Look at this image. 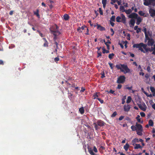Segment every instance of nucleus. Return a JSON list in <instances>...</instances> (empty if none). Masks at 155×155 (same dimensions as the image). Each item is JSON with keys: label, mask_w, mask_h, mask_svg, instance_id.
<instances>
[{"label": "nucleus", "mask_w": 155, "mask_h": 155, "mask_svg": "<svg viewBox=\"0 0 155 155\" xmlns=\"http://www.w3.org/2000/svg\"><path fill=\"white\" fill-rule=\"evenodd\" d=\"M125 77L124 76H120L119 77L117 81V82L118 84L123 83L125 81Z\"/></svg>", "instance_id": "0eeeda50"}, {"label": "nucleus", "mask_w": 155, "mask_h": 155, "mask_svg": "<svg viewBox=\"0 0 155 155\" xmlns=\"http://www.w3.org/2000/svg\"><path fill=\"white\" fill-rule=\"evenodd\" d=\"M146 2L144 3L146 4L145 6L151 5L153 6H155V0H149L148 2Z\"/></svg>", "instance_id": "6e6552de"}, {"label": "nucleus", "mask_w": 155, "mask_h": 155, "mask_svg": "<svg viewBox=\"0 0 155 155\" xmlns=\"http://www.w3.org/2000/svg\"><path fill=\"white\" fill-rule=\"evenodd\" d=\"M121 87H122V85L120 84H119L118 85L117 88H118V89H120L121 88Z\"/></svg>", "instance_id": "052dcab7"}, {"label": "nucleus", "mask_w": 155, "mask_h": 155, "mask_svg": "<svg viewBox=\"0 0 155 155\" xmlns=\"http://www.w3.org/2000/svg\"><path fill=\"white\" fill-rule=\"evenodd\" d=\"M107 0H102V3L103 5V7L104 8L107 4Z\"/></svg>", "instance_id": "a878e982"}, {"label": "nucleus", "mask_w": 155, "mask_h": 155, "mask_svg": "<svg viewBox=\"0 0 155 155\" xmlns=\"http://www.w3.org/2000/svg\"><path fill=\"white\" fill-rule=\"evenodd\" d=\"M134 146V149H137L139 148L141 149L142 148V147L140 144H136Z\"/></svg>", "instance_id": "b1692460"}, {"label": "nucleus", "mask_w": 155, "mask_h": 155, "mask_svg": "<svg viewBox=\"0 0 155 155\" xmlns=\"http://www.w3.org/2000/svg\"><path fill=\"white\" fill-rule=\"evenodd\" d=\"M43 39L44 40V41H45V43L43 45L44 46V47H47L48 46V42L47 41V40H46L45 38H43Z\"/></svg>", "instance_id": "393cba45"}, {"label": "nucleus", "mask_w": 155, "mask_h": 155, "mask_svg": "<svg viewBox=\"0 0 155 155\" xmlns=\"http://www.w3.org/2000/svg\"><path fill=\"white\" fill-rule=\"evenodd\" d=\"M116 67L118 70H120L121 71L124 72V74L128 73L130 71V70L128 68L127 66L124 64L116 65Z\"/></svg>", "instance_id": "7ed1b4c3"}, {"label": "nucleus", "mask_w": 155, "mask_h": 155, "mask_svg": "<svg viewBox=\"0 0 155 155\" xmlns=\"http://www.w3.org/2000/svg\"><path fill=\"white\" fill-rule=\"evenodd\" d=\"M97 54H98V55L97 57V58L99 56H101V52H98Z\"/></svg>", "instance_id": "0e129e2a"}, {"label": "nucleus", "mask_w": 155, "mask_h": 155, "mask_svg": "<svg viewBox=\"0 0 155 155\" xmlns=\"http://www.w3.org/2000/svg\"><path fill=\"white\" fill-rule=\"evenodd\" d=\"M145 78L147 80H148V78H150V75L148 74H146L145 76Z\"/></svg>", "instance_id": "a19ab883"}, {"label": "nucleus", "mask_w": 155, "mask_h": 155, "mask_svg": "<svg viewBox=\"0 0 155 155\" xmlns=\"http://www.w3.org/2000/svg\"><path fill=\"white\" fill-rule=\"evenodd\" d=\"M79 111L80 112V113L81 114H83L84 113V107H82L80 108L79 110Z\"/></svg>", "instance_id": "cd10ccee"}, {"label": "nucleus", "mask_w": 155, "mask_h": 155, "mask_svg": "<svg viewBox=\"0 0 155 155\" xmlns=\"http://www.w3.org/2000/svg\"><path fill=\"white\" fill-rule=\"evenodd\" d=\"M54 44L56 45V48H57V49H58V43H57V42L56 41V40H54Z\"/></svg>", "instance_id": "de8ad7c7"}, {"label": "nucleus", "mask_w": 155, "mask_h": 155, "mask_svg": "<svg viewBox=\"0 0 155 155\" xmlns=\"http://www.w3.org/2000/svg\"><path fill=\"white\" fill-rule=\"evenodd\" d=\"M148 124L150 126L153 127V121L151 119L149 120Z\"/></svg>", "instance_id": "c756f323"}, {"label": "nucleus", "mask_w": 155, "mask_h": 155, "mask_svg": "<svg viewBox=\"0 0 155 155\" xmlns=\"http://www.w3.org/2000/svg\"><path fill=\"white\" fill-rule=\"evenodd\" d=\"M125 7L124 6L121 5L120 7V12H125Z\"/></svg>", "instance_id": "4be33fe9"}, {"label": "nucleus", "mask_w": 155, "mask_h": 155, "mask_svg": "<svg viewBox=\"0 0 155 155\" xmlns=\"http://www.w3.org/2000/svg\"><path fill=\"white\" fill-rule=\"evenodd\" d=\"M132 12V10L130 9H129L127 10H126L125 12L127 14H129L131 13Z\"/></svg>", "instance_id": "473e14b6"}, {"label": "nucleus", "mask_w": 155, "mask_h": 155, "mask_svg": "<svg viewBox=\"0 0 155 155\" xmlns=\"http://www.w3.org/2000/svg\"><path fill=\"white\" fill-rule=\"evenodd\" d=\"M137 120V122L138 123H140L141 124H142L143 123V121H141L140 118L139 119H138Z\"/></svg>", "instance_id": "13d9d810"}, {"label": "nucleus", "mask_w": 155, "mask_h": 155, "mask_svg": "<svg viewBox=\"0 0 155 155\" xmlns=\"http://www.w3.org/2000/svg\"><path fill=\"white\" fill-rule=\"evenodd\" d=\"M96 123L98 126L101 127L104 126L105 124V123L103 121L101 120H98Z\"/></svg>", "instance_id": "ddd939ff"}, {"label": "nucleus", "mask_w": 155, "mask_h": 155, "mask_svg": "<svg viewBox=\"0 0 155 155\" xmlns=\"http://www.w3.org/2000/svg\"><path fill=\"white\" fill-rule=\"evenodd\" d=\"M108 64H109L110 68L111 69H113V64L110 62L108 63Z\"/></svg>", "instance_id": "a18cd8bd"}, {"label": "nucleus", "mask_w": 155, "mask_h": 155, "mask_svg": "<svg viewBox=\"0 0 155 155\" xmlns=\"http://www.w3.org/2000/svg\"><path fill=\"white\" fill-rule=\"evenodd\" d=\"M99 12L101 15H103V12L101 8H99Z\"/></svg>", "instance_id": "79ce46f5"}, {"label": "nucleus", "mask_w": 155, "mask_h": 155, "mask_svg": "<svg viewBox=\"0 0 155 155\" xmlns=\"http://www.w3.org/2000/svg\"><path fill=\"white\" fill-rule=\"evenodd\" d=\"M117 114V113L116 111H114L113 114L111 115V117H114Z\"/></svg>", "instance_id": "ea45409f"}, {"label": "nucleus", "mask_w": 155, "mask_h": 155, "mask_svg": "<svg viewBox=\"0 0 155 155\" xmlns=\"http://www.w3.org/2000/svg\"><path fill=\"white\" fill-rule=\"evenodd\" d=\"M149 12L151 16L153 17L155 16V10L150 8Z\"/></svg>", "instance_id": "9b49d317"}, {"label": "nucleus", "mask_w": 155, "mask_h": 155, "mask_svg": "<svg viewBox=\"0 0 155 155\" xmlns=\"http://www.w3.org/2000/svg\"><path fill=\"white\" fill-rule=\"evenodd\" d=\"M138 15L137 14L135 13H132L128 17L130 18H131L132 19L135 18L136 19L137 18Z\"/></svg>", "instance_id": "9d476101"}, {"label": "nucleus", "mask_w": 155, "mask_h": 155, "mask_svg": "<svg viewBox=\"0 0 155 155\" xmlns=\"http://www.w3.org/2000/svg\"><path fill=\"white\" fill-rule=\"evenodd\" d=\"M110 25L112 26V27H113L114 26V22H113V21H110Z\"/></svg>", "instance_id": "680f3d73"}, {"label": "nucleus", "mask_w": 155, "mask_h": 155, "mask_svg": "<svg viewBox=\"0 0 155 155\" xmlns=\"http://www.w3.org/2000/svg\"><path fill=\"white\" fill-rule=\"evenodd\" d=\"M150 49H152L153 52L152 53L153 54H155V44L153 45V47L151 46Z\"/></svg>", "instance_id": "c85d7f7f"}, {"label": "nucleus", "mask_w": 155, "mask_h": 155, "mask_svg": "<svg viewBox=\"0 0 155 155\" xmlns=\"http://www.w3.org/2000/svg\"><path fill=\"white\" fill-rule=\"evenodd\" d=\"M140 114L142 117H144L145 116V114L143 112H140Z\"/></svg>", "instance_id": "49530a36"}, {"label": "nucleus", "mask_w": 155, "mask_h": 155, "mask_svg": "<svg viewBox=\"0 0 155 155\" xmlns=\"http://www.w3.org/2000/svg\"><path fill=\"white\" fill-rule=\"evenodd\" d=\"M146 39L148 40L147 45L149 46H152L153 45L154 43V41L153 39L152 38H150L148 36L147 37H146Z\"/></svg>", "instance_id": "423d86ee"}, {"label": "nucleus", "mask_w": 155, "mask_h": 155, "mask_svg": "<svg viewBox=\"0 0 155 155\" xmlns=\"http://www.w3.org/2000/svg\"><path fill=\"white\" fill-rule=\"evenodd\" d=\"M94 126V127L96 130H97L98 129L100 128L99 127H98V125L97 124V123H94L93 124Z\"/></svg>", "instance_id": "2f4dec72"}, {"label": "nucleus", "mask_w": 155, "mask_h": 155, "mask_svg": "<svg viewBox=\"0 0 155 155\" xmlns=\"http://www.w3.org/2000/svg\"><path fill=\"white\" fill-rule=\"evenodd\" d=\"M110 31L112 33V34H111V35L113 36L114 34V31L113 29L112 28H111L110 29Z\"/></svg>", "instance_id": "3c124183"}, {"label": "nucleus", "mask_w": 155, "mask_h": 155, "mask_svg": "<svg viewBox=\"0 0 155 155\" xmlns=\"http://www.w3.org/2000/svg\"><path fill=\"white\" fill-rule=\"evenodd\" d=\"M141 29L140 28H138L137 30H136V32L137 33H138L139 32L141 31Z\"/></svg>", "instance_id": "864d4df0"}, {"label": "nucleus", "mask_w": 155, "mask_h": 155, "mask_svg": "<svg viewBox=\"0 0 155 155\" xmlns=\"http://www.w3.org/2000/svg\"><path fill=\"white\" fill-rule=\"evenodd\" d=\"M138 13L140 16H143L145 14V13L142 11H139L138 12Z\"/></svg>", "instance_id": "58836bf2"}, {"label": "nucleus", "mask_w": 155, "mask_h": 155, "mask_svg": "<svg viewBox=\"0 0 155 155\" xmlns=\"http://www.w3.org/2000/svg\"><path fill=\"white\" fill-rule=\"evenodd\" d=\"M135 22V21L134 19H131L130 21V27H132L134 26Z\"/></svg>", "instance_id": "4468645a"}, {"label": "nucleus", "mask_w": 155, "mask_h": 155, "mask_svg": "<svg viewBox=\"0 0 155 155\" xmlns=\"http://www.w3.org/2000/svg\"><path fill=\"white\" fill-rule=\"evenodd\" d=\"M147 44H144L143 43L135 44L133 46V48H138L139 50L144 53H146L148 51L152 52V49H150V48H147Z\"/></svg>", "instance_id": "f257e3e1"}, {"label": "nucleus", "mask_w": 155, "mask_h": 155, "mask_svg": "<svg viewBox=\"0 0 155 155\" xmlns=\"http://www.w3.org/2000/svg\"><path fill=\"white\" fill-rule=\"evenodd\" d=\"M130 147L129 145L128 144V143H127L124 147V149L125 150V151H127Z\"/></svg>", "instance_id": "5701e85b"}, {"label": "nucleus", "mask_w": 155, "mask_h": 155, "mask_svg": "<svg viewBox=\"0 0 155 155\" xmlns=\"http://www.w3.org/2000/svg\"><path fill=\"white\" fill-rule=\"evenodd\" d=\"M138 105L139 108L142 110L145 111L147 108V106L144 103L143 104H138Z\"/></svg>", "instance_id": "1a4fd4ad"}, {"label": "nucleus", "mask_w": 155, "mask_h": 155, "mask_svg": "<svg viewBox=\"0 0 155 155\" xmlns=\"http://www.w3.org/2000/svg\"><path fill=\"white\" fill-rule=\"evenodd\" d=\"M39 10L38 9H37L36 12H34V14L38 18H40V16L39 14Z\"/></svg>", "instance_id": "412c9836"}, {"label": "nucleus", "mask_w": 155, "mask_h": 155, "mask_svg": "<svg viewBox=\"0 0 155 155\" xmlns=\"http://www.w3.org/2000/svg\"><path fill=\"white\" fill-rule=\"evenodd\" d=\"M150 90L153 94L155 92V89L153 87H150Z\"/></svg>", "instance_id": "4c0bfd02"}, {"label": "nucleus", "mask_w": 155, "mask_h": 155, "mask_svg": "<svg viewBox=\"0 0 155 155\" xmlns=\"http://www.w3.org/2000/svg\"><path fill=\"white\" fill-rule=\"evenodd\" d=\"M89 30L88 28H87V31H86V32L85 33V34L86 35H89Z\"/></svg>", "instance_id": "bf43d9fd"}, {"label": "nucleus", "mask_w": 155, "mask_h": 155, "mask_svg": "<svg viewBox=\"0 0 155 155\" xmlns=\"http://www.w3.org/2000/svg\"><path fill=\"white\" fill-rule=\"evenodd\" d=\"M88 152L91 155H95L96 154L94 153L93 149L89 147H88Z\"/></svg>", "instance_id": "f3484780"}, {"label": "nucleus", "mask_w": 155, "mask_h": 155, "mask_svg": "<svg viewBox=\"0 0 155 155\" xmlns=\"http://www.w3.org/2000/svg\"><path fill=\"white\" fill-rule=\"evenodd\" d=\"M108 44H111V42L109 40H108L106 42H105V45H106L107 47V48L108 50H109L110 49V47H109V45Z\"/></svg>", "instance_id": "bb28decb"}, {"label": "nucleus", "mask_w": 155, "mask_h": 155, "mask_svg": "<svg viewBox=\"0 0 155 155\" xmlns=\"http://www.w3.org/2000/svg\"><path fill=\"white\" fill-rule=\"evenodd\" d=\"M124 116H121L119 117L118 120L120 121L123 118H124Z\"/></svg>", "instance_id": "09e8293b"}, {"label": "nucleus", "mask_w": 155, "mask_h": 155, "mask_svg": "<svg viewBox=\"0 0 155 155\" xmlns=\"http://www.w3.org/2000/svg\"><path fill=\"white\" fill-rule=\"evenodd\" d=\"M121 16V17L118 16L116 18L117 22L125 23L126 21V18L125 15L123 14H122Z\"/></svg>", "instance_id": "20e7f679"}, {"label": "nucleus", "mask_w": 155, "mask_h": 155, "mask_svg": "<svg viewBox=\"0 0 155 155\" xmlns=\"http://www.w3.org/2000/svg\"><path fill=\"white\" fill-rule=\"evenodd\" d=\"M97 99L100 102L101 104L103 103L104 101L103 100L101 99L100 98H97Z\"/></svg>", "instance_id": "37998d69"}, {"label": "nucleus", "mask_w": 155, "mask_h": 155, "mask_svg": "<svg viewBox=\"0 0 155 155\" xmlns=\"http://www.w3.org/2000/svg\"><path fill=\"white\" fill-rule=\"evenodd\" d=\"M93 150L95 153H97V150L95 146H94V147Z\"/></svg>", "instance_id": "603ef678"}, {"label": "nucleus", "mask_w": 155, "mask_h": 155, "mask_svg": "<svg viewBox=\"0 0 155 155\" xmlns=\"http://www.w3.org/2000/svg\"><path fill=\"white\" fill-rule=\"evenodd\" d=\"M115 91H114L112 90H110L109 93H111L112 94H114V95H116V94L114 93Z\"/></svg>", "instance_id": "8fccbe9b"}, {"label": "nucleus", "mask_w": 155, "mask_h": 155, "mask_svg": "<svg viewBox=\"0 0 155 155\" xmlns=\"http://www.w3.org/2000/svg\"><path fill=\"white\" fill-rule=\"evenodd\" d=\"M4 63L3 61L1 60H0V65H4Z\"/></svg>", "instance_id": "e2e57ef3"}, {"label": "nucleus", "mask_w": 155, "mask_h": 155, "mask_svg": "<svg viewBox=\"0 0 155 155\" xmlns=\"http://www.w3.org/2000/svg\"><path fill=\"white\" fill-rule=\"evenodd\" d=\"M97 28L99 30L101 31H105V28L104 27L101 26L100 25L97 24Z\"/></svg>", "instance_id": "2eb2a0df"}, {"label": "nucleus", "mask_w": 155, "mask_h": 155, "mask_svg": "<svg viewBox=\"0 0 155 155\" xmlns=\"http://www.w3.org/2000/svg\"><path fill=\"white\" fill-rule=\"evenodd\" d=\"M147 71L150 72V67L149 66H148L147 68Z\"/></svg>", "instance_id": "6e6d98bb"}, {"label": "nucleus", "mask_w": 155, "mask_h": 155, "mask_svg": "<svg viewBox=\"0 0 155 155\" xmlns=\"http://www.w3.org/2000/svg\"><path fill=\"white\" fill-rule=\"evenodd\" d=\"M87 28V27H86V26L84 25L83 26H82L81 28L82 30H84V29L85 28Z\"/></svg>", "instance_id": "4d7b16f0"}, {"label": "nucleus", "mask_w": 155, "mask_h": 155, "mask_svg": "<svg viewBox=\"0 0 155 155\" xmlns=\"http://www.w3.org/2000/svg\"><path fill=\"white\" fill-rule=\"evenodd\" d=\"M100 95V93L99 92H96L95 93H94L93 97H94V99H97V98H98L97 97H98Z\"/></svg>", "instance_id": "aec40b11"}, {"label": "nucleus", "mask_w": 155, "mask_h": 155, "mask_svg": "<svg viewBox=\"0 0 155 155\" xmlns=\"http://www.w3.org/2000/svg\"><path fill=\"white\" fill-rule=\"evenodd\" d=\"M59 60V57H57L55 58L54 59V61L55 62L57 63V62Z\"/></svg>", "instance_id": "c03bdc74"}, {"label": "nucleus", "mask_w": 155, "mask_h": 155, "mask_svg": "<svg viewBox=\"0 0 155 155\" xmlns=\"http://www.w3.org/2000/svg\"><path fill=\"white\" fill-rule=\"evenodd\" d=\"M139 142V140L138 138H135L133 140H132V145L134 146H135V145L136 144L135 143H136L138 142Z\"/></svg>", "instance_id": "a211bd4d"}, {"label": "nucleus", "mask_w": 155, "mask_h": 155, "mask_svg": "<svg viewBox=\"0 0 155 155\" xmlns=\"http://www.w3.org/2000/svg\"><path fill=\"white\" fill-rule=\"evenodd\" d=\"M105 149V148L104 147H103V146H101L100 148H99V150H104Z\"/></svg>", "instance_id": "338daca9"}, {"label": "nucleus", "mask_w": 155, "mask_h": 155, "mask_svg": "<svg viewBox=\"0 0 155 155\" xmlns=\"http://www.w3.org/2000/svg\"><path fill=\"white\" fill-rule=\"evenodd\" d=\"M88 22L90 24V25L91 26H93V25L91 24V20L89 21Z\"/></svg>", "instance_id": "69168bd1"}, {"label": "nucleus", "mask_w": 155, "mask_h": 155, "mask_svg": "<svg viewBox=\"0 0 155 155\" xmlns=\"http://www.w3.org/2000/svg\"><path fill=\"white\" fill-rule=\"evenodd\" d=\"M147 28H144L142 30L144 32V33L145 37L148 36V35L147 33Z\"/></svg>", "instance_id": "7c9ffc66"}, {"label": "nucleus", "mask_w": 155, "mask_h": 155, "mask_svg": "<svg viewBox=\"0 0 155 155\" xmlns=\"http://www.w3.org/2000/svg\"><path fill=\"white\" fill-rule=\"evenodd\" d=\"M115 16L114 15L112 16L110 18V21H115Z\"/></svg>", "instance_id": "f704fd0d"}, {"label": "nucleus", "mask_w": 155, "mask_h": 155, "mask_svg": "<svg viewBox=\"0 0 155 155\" xmlns=\"http://www.w3.org/2000/svg\"><path fill=\"white\" fill-rule=\"evenodd\" d=\"M56 30L51 29L50 30L51 34L54 35V39L55 40L57 39V36L61 34L60 32L57 30L58 27L57 26H56Z\"/></svg>", "instance_id": "39448f33"}, {"label": "nucleus", "mask_w": 155, "mask_h": 155, "mask_svg": "<svg viewBox=\"0 0 155 155\" xmlns=\"http://www.w3.org/2000/svg\"><path fill=\"white\" fill-rule=\"evenodd\" d=\"M132 98L130 96H128L127 97L126 103L127 104L129 103L131 101Z\"/></svg>", "instance_id": "72a5a7b5"}, {"label": "nucleus", "mask_w": 155, "mask_h": 155, "mask_svg": "<svg viewBox=\"0 0 155 155\" xmlns=\"http://www.w3.org/2000/svg\"><path fill=\"white\" fill-rule=\"evenodd\" d=\"M85 88H84L83 87H82L81 88V93L85 91Z\"/></svg>", "instance_id": "5fc2aeb1"}, {"label": "nucleus", "mask_w": 155, "mask_h": 155, "mask_svg": "<svg viewBox=\"0 0 155 155\" xmlns=\"http://www.w3.org/2000/svg\"><path fill=\"white\" fill-rule=\"evenodd\" d=\"M114 55V53L110 54L108 55V57L111 60L113 58V57Z\"/></svg>", "instance_id": "e433bc0d"}, {"label": "nucleus", "mask_w": 155, "mask_h": 155, "mask_svg": "<svg viewBox=\"0 0 155 155\" xmlns=\"http://www.w3.org/2000/svg\"><path fill=\"white\" fill-rule=\"evenodd\" d=\"M152 107L155 110V104H153L152 106Z\"/></svg>", "instance_id": "774afa93"}, {"label": "nucleus", "mask_w": 155, "mask_h": 155, "mask_svg": "<svg viewBox=\"0 0 155 155\" xmlns=\"http://www.w3.org/2000/svg\"><path fill=\"white\" fill-rule=\"evenodd\" d=\"M131 128L133 131H136L137 134L139 136H142L143 135V128L142 125L136 123L135 125H132L131 127Z\"/></svg>", "instance_id": "f03ea898"}, {"label": "nucleus", "mask_w": 155, "mask_h": 155, "mask_svg": "<svg viewBox=\"0 0 155 155\" xmlns=\"http://www.w3.org/2000/svg\"><path fill=\"white\" fill-rule=\"evenodd\" d=\"M130 108V106L129 104L125 105L124 106V111L125 112L129 111Z\"/></svg>", "instance_id": "f8f14e48"}, {"label": "nucleus", "mask_w": 155, "mask_h": 155, "mask_svg": "<svg viewBox=\"0 0 155 155\" xmlns=\"http://www.w3.org/2000/svg\"><path fill=\"white\" fill-rule=\"evenodd\" d=\"M136 19H137V21L136 23L137 25H139L142 21V20L140 17H138Z\"/></svg>", "instance_id": "6ab92c4d"}, {"label": "nucleus", "mask_w": 155, "mask_h": 155, "mask_svg": "<svg viewBox=\"0 0 155 155\" xmlns=\"http://www.w3.org/2000/svg\"><path fill=\"white\" fill-rule=\"evenodd\" d=\"M62 18L65 21H68L70 17L68 14H65L64 15Z\"/></svg>", "instance_id": "dca6fc26"}, {"label": "nucleus", "mask_w": 155, "mask_h": 155, "mask_svg": "<svg viewBox=\"0 0 155 155\" xmlns=\"http://www.w3.org/2000/svg\"><path fill=\"white\" fill-rule=\"evenodd\" d=\"M102 50L103 51V53H104V54L105 53H109V51L108 50H106L104 47H103V48H102Z\"/></svg>", "instance_id": "c9c22d12"}]
</instances>
